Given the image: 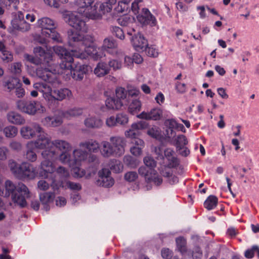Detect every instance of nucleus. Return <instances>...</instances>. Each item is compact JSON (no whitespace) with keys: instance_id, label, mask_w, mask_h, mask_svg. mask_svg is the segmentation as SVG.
<instances>
[{"instance_id":"864d4df0","label":"nucleus","mask_w":259,"mask_h":259,"mask_svg":"<svg viewBox=\"0 0 259 259\" xmlns=\"http://www.w3.org/2000/svg\"><path fill=\"white\" fill-rule=\"evenodd\" d=\"M138 174L135 171H129L125 174L124 178L128 182H132L135 181L138 178Z\"/></svg>"},{"instance_id":"c756f323","label":"nucleus","mask_w":259,"mask_h":259,"mask_svg":"<svg viewBox=\"0 0 259 259\" xmlns=\"http://www.w3.org/2000/svg\"><path fill=\"white\" fill-rule=\"evenodd\" d=\"M79 146L85 148L90 152L96 153L100 149L99 144L95 140H90L84 142L79 143Z\"/></svg>"},{"instance_id":"4be33fe9","label":"nucleus","mask_w":259,"mask_h":259,"mask_svg":"<svg viewBox=\"0 0 259 259\" xmlns=\"http://www.w3.org/2000/svg\"><path fill=\"white\" fill-rule=\"evenodd\" d=\"M55 196V194L53 192H45L40 194L39 200L44 206L43 209L46 211L50 210L49 203L53 201Z\"/></svg>"},{"instance_id":"f03ea898","label":"nucleus","mask_w":259,"mask_h":259,"mask_svg":"<svg viewBox=\"0 0 259 259\" xmlns=\"http://www.w3.org/2000/svg\"><path fill=\"white\" fill-rule=\"evenodd\" d=\"M68 43L69 46L76 47L80 46L78 55H75L77 57L81 59L86 58L87 55L84 52L89 54L90 49V44L91 41L89 40L88 36H84L80 34L74 32L73 30L70 29L67 32Z\"/></svg>"},{"instance_id":"7ed1b4c3","label":"nucleus","mask_w":259,"mask_h":259,"mask_svg":"<svg viewBox=\"0 0 259 259\" xmlns=\"http://www.w3.org/2000/svg\"><path fill=\"white\" fill-rule=\"evenodd\" d=\"M116 3V0H105L104 3H96L94 6H89L83 10L82 13L92 19H100L102 15L111 12L112 6Z\"/></svg>"},{"instance_id":"37998d69","label":"nucleus","mask_w":259,"mask_h":259,"mask_svg":"<svg viewBox=\"0 0 259 259\" xmlns=\"http://www.w3.org/2000/svg\"><path fill=\"white\" fill-rule=\"evenodd\" d=\"M123 162L125 165L131 168H136L138 165L137 159L130 155L124 157Z\"/></svg>"},{"instance_id":"09e8293b","label":"nucleus","mask_w":259,"mask_h":259,"mask_svg":"<svg viewBox=\"0 0 259 259\" xmlns=\"http://www.w3.org/2000/svg\"><path fill=\"white\" fill-rule=\"evenodd\" d=\"M147 133L149 136L155 139H158L160 136V131L159 128L155 125L150 127L148 130Z\"/></svg>"},{"instance_id":"6e6552de","label":"nucleus","mask_w":259,"mask_h":259,"mask_svg":"<svg viewBox=\"0 0 259 259\" xmlns=\"http://www.w3.org/2000/svg\"><path fill=\"white\" fill-rule=\"evenodd\" d=\"M53 50L55 53L59 56L62 61L60 64L55 63V68L54 69L53 68L52 71L54 73H63L61 68L70 67V62H73L74 59L71 54L61 46H54Z\"/></svg>"},{"instance_id":"c03bdc74","label":"nucleus","mask_w":259,"mask_h":259,"mask_svg":"<svg viewBox=\"0 0 259 259\" xmlns=\"http://www.w3.org/2000/svg\"><path fill=\"white\" fill-rule=\"evenodd\" d=\"M111 33L116 37L121 40L124 38V34L123 30L118 26H112L110 27Z\"/></svg>"},{"instance_id":"a18cd8bd","label":"nucleus","mask_w":259,"mask_h":259,"mask_svg":"<svg viewBox=\"0 0 259 259\" xmlns=\"http://www.w3.org/2000/svg\"><path fill=\"white\" fill-rule=\"evenodd\" d=\"M4 133L7 137L13 138L17 135L18 129L16 126L9 125L4 129Z\"/></svg>"},{"instance_id":"cd10ccee","label":"nucleus","mask_w":259,"mask_h":259,"mask_svg":"<svg viewBox=\"0 0 259 259\" xmlns=\"http://www.w3.org/2000/svg\"><path fill=\"white\" fill-rule=\"evenodd\" d=\"M138 172L140 175L145 178V181L147 183L151 182L152 180V175H155L156 171L155 169L148 168L146 166H142L139 167Z\"/></svg>"},{"instance_id":"f8f14e48","label":"nucleus","mask_w":259,"mask_h":259,"mask_svg":"<svg viewBox=\"0 0 259 259\" xmlns=\"http://www.w3.org/2000/svg\"><path fill=\"white\" fill-rule=\"evenodd\" d=\"M50 65H44L45 68L42 69V68H37L36 69V76L41 78L42 80H44L45 81L52 83L54 82V80L56 79V74H63V73H54V71H52L53 68H55V63L53 60V58H52V63Z\"/></svg>"},{"instance_id":"b1692460","label":"nucleus","mask_w":259,"mask_h":259,"mask_svg":"<svg viewBox=\"0 0 259 259\" xmlns=\"http://www.w3.org/2000/svg\"><path fill=\"white\" fill-rule=\"evenodd\" d=\"M111 143L107 141H103L101 144L100 152L104 157L115 156V151Z\"/></svg>"},{"instance_id":"5701e85b","label":"nucleus","mask_w":259,"mask_h":259,"mask_svg":"<svg viewBox=\"0 0 259 259\" xmlns=\"http://www.w3.org/2000/svg\"><path fill=\"white\" fill-rule=\"evenodd\" d=\"M38 25L41 28V32L43 30H50L56 28L57 25L54 21L49 18L44 17L38 20Z\"/></svg>"},{"instance_id":"20e7f679","label":"nucleus","mask_w":259,"mask_h":259,"mask_svg":"<svg viewBox=\"0 0 259 259\" xmlns=\"http://www.w3.org/2000/svg\"><path fill=\"white\" fill-rule=\"evenodd\" d=\"M9 166L12 172L19 179H33L35 177V168L28 162L18 164L12 161L10 163Z\"/></svg>"},{"instance_id":"69168bd1","label":"nucleus","mask_w":259,"mask_h":259,"mask_svg":"<svg viewBox=\"0 0 259 259\" xmlns=\"http://www.w3.org/2000/svg\"><path fill=\"white\" fill-rule=\"evenodd\" d=\"M143 147L135 145V146L131 148V152L135 156H139L142 154V148Z\"/></svg>"},{"instance_id":"a878e982","label":"nucleus","mask_w":259,"mask_h":259,"mask_svg":"<svg viewBox=\"0 0 259 259\" xmlns=\"http://www.w3.org/2000/svg\"><path fill=\"white\" fill-rule=\"evenodd\" d=\"M117 47V41L112 36H108L104 39L102 48L107 51H109V50H112V52H109L110 53L113 54L114 52H116L115 50Z\"/></svg>"},{"instance_id":"7c9ffc66","label":"nucleus","mask_w":259,"mask_h":259,"mask_svg":"<svg viewBox=\"0 0 259 259\" xmlns=\"http://www.w3.org/2000/svg\"><path fill=\"white\" fill-rule=\"evenodd\" d=\"M7 118L8 121L15 124H22L25 122V119L18 113L14 111L7 113Z\"/></svg>"},{"instance_id":"2eb2a0df","label":"nucleus","mask_w":259,"mask_h":259,"mask_svg":"<svg viewBox=\"0 0 259 259\" xmlns=\"http://www.w3.org/2000/svg\"><path fill=\"white\" fill-rule=\"evenodd\" d=\"M137 18L138 21L143 25H150L154 26L156 24L155 17L146 8L142 9L141 13L137 16Z\"/></svg>"},{"instance_id":"aec40b11","label":"nucleus","mask_w":259,"mask_h":259,"mask_svg":"<svg viewBox=\"0 0 259 259\" xmlns=\"http://www.w3.org/2000/svg\"><path fill=\"white\" fill-rule=\"evenodd\" d=\"M110 141L115 151V156H120L122 155L124 152L125 145L124 139L119 137H112L110 138Z\"/></svg>"},{"instance_id":"1a4fd4ad","label":"nucleus","mask_w":259,"mask_h":259,"mask_svg":"<svg viewBox=\"0 0 259 259\" xmlns=\"http://www.w3.org/2000/svg\"><path fill=\"white\" fill-rule=\"evenodd\" d=\"M17 107L21 112L31 115L45 111V108L39 102L33 100H19L17 102Z\"/></svg>"},{"instance_id":"f257e3e1","label":"nucleus","mask_w":259,"mask_h":259,"mask_svg":"<svg viewBox=\"0 0 259 259\" xmlns=\"http://www.w3.org/2000/svg\"><path fill=\"white\" fill-rule=\"evenodd\" d=\"M0 196L4 197L11 196L15 205L24 208L27 205L26 199L30 197V192L27 187L22 183L14 184L7 180L5 183V190L0 188Z\"/></svg>"},{"instance_id":"13d9d810","label":"nucleus","mask_w":259,"mask_h":259,"mask_svg":"<svg viewBox=\"0 0 259 259\" xmlns=\"http://www.w3.org/2000/svg\"><path fill=\"white\" fill-rule=\"evenodd\" d=\"M187 254L189 255H192L193 259H201L202 254V252L199 247H196L195 251L191 252V251H188Z\"/></svg>"},{"instance_id":"72a5a7b5","label":"nucleus","mask_w":259,"mask_h":259,"mask_svg":"<svg viewBox=\"0 0 259 259\" xmlns=\"http://www.w3.org/2000/svg\"><path fill=\"white\" fill-rule=\"evenodd\" d=\"M53 149L56 148L60 150L68 151L71 149V146L69 143L63 140H57L53 141Z\"/></svg>"},{"instance_id":"de8ad7c7","label":"nucleus","mask_w":259,"mask_h":259,"mask_svg":"<svg viewBox=\"0 0 259 259\" xmlns=\"http://www.w3.org/2000/svg\"><path fill=\"white\" fill-rule=\"evenodd\" d=\"M187 144L188 141L185 136L182 135L178 137L176 142L177 149L182 150Z\"/></svg>"},{"instance_id":"423d86ee","label":"nucleus","mask_w":259,"mask_h":259,"mask_svg":"<svg viewBox=\"0 0 259 259\" xmlns=\"http://www.w3.org/2000/svg\"><path fill=\"white\" fill-rule=\"evenodd\" d=\"M128 103L127 92L124 88L118 87L115 90V96L106 100V106L108 109L119 110Z\"/></svg>"},{"instance_id":"ea45409f","label":"nucleus","mask_w":259,"mask_h":259,"mask_svg":"<svg viewBox=\"0 0 259 259\" xmlns=\"http://www.w3.org/2000/svg\"><path fill=\"white\" fill-rule=\"evenodd\" d=\"M84 122L85 125L90 128H97L102 125L101 121L95 117L88 118L84 120Z\"/></svg>"},{"instance_id":"bb28decb","label":"nucleus","mask_w":259,"mask_h":259,"mask_svg":"<svg viewBox=\"0 0 259 259\" xmlns=\"http://www.w3.org/2000/svg\"><path fill=\"white\" fill-rule=\"evenodd\" d=\"M128 112L133 115H137L141 109V102L138 99H132L128 100Z\"/></svg>"},{"instance_id":"bf43d9fd","label":"nucleus","mask_w":259,"mask_h":259,"mask_svg":"<svg viewBox=\"0 0 259 259\" xmlns=\"http://www.w3.org/2000/svg\"><path fill=\"white\" fill-rule=\"evenodd\" d=\"M161 254L164 259H171L173 253L169 248H162L161 250Z\"/></svg>"},{"instance_id":"e433bc0d","label":"nucleus","mask_w":259,"mask_h":259,"mask_svg":"<svg viewBox=\"0 0 259 259\" xmlns=\"http://www.w3.org/2000/svg\"><path fill=\"white\" fill-rule=\"evenodd\" d=\"M20 85H22L20 80L15 77L10 78L5 84V87L7 88L9 92L16 89Z\"/></svg>"},{"instance_id":"a19ab883","label":"nucleus","mask_w":259,"mask_h":259,"mask_svg":"<svg viewBox=\"0 0 259 259\" xmlns=\"http://www.w3.org/2000/svg\"><path fill=\"white\" fill-rule=\"evenodd\" d=\"M31 144H27L28 149L24 154V158L28 161L33 162L37 159V155L33 151V149L29 147Z\"/></svg>"},{"instance_id":"2f4dec72","label":"nucleus","mask_w":259,"mask_h":259,"mask_svg":"<svg viewBox=\"0 0 259 259\" xmlns=\"http://www.w3.org/2000/svg\"><path fill=\"white\" fill-rule=\"evenodd\" d=\"M41 34L45 37L52 39L53 41L60 42L61 40L60 34L55 30V29L50 30H43Z\"/></svg>"},{"instance_id":"ddd939ff","label":"nucleus","mask_w":259,"mask_h":259,"mask_svg":"<svg viewBox=\"0 0 259 259\" xmlns=\"http://www.w3.org/2000/svg\"><path fill=\"white\" fill-rule=\"evenodd\" d=\"M110 175L111 171L108 168H104L99 170L98 172L99 178L96 182V185L106 188L112 186L114 180Z\"/></svg>"},{"instance_id":"4d7b16f0","label":"nucleus","mask_w":259,"mask_h":259,"mask_svg":"<svg viewBox=\"0 0 259 259\" xmlns=\"http://www.w3.org/2000/svg\"><path fill=\"white\" fill-rule=\"evenodd\" d=\"M108 65L110 69L112 68L114 70H116L121 68L122 64L120 61L116 60H112L109 61Z\"/></svg>"},{"instance_id":"39448f33","label":"nucleus","mask_w":259,"mask_h":259,"mask_svg":"<svg viewBox=\"0 0 259 259\" xmlns=\"http://www.w3.org/2000/svg\"><path fill=\"white\" fill-rule=\"evenodd\" d=\"M33 52L35 56L28 54L24 55V58L27 61L36 65H50L52 63V54L46 51L41 47H36L34 48Z\"/></svg>"},{"instance_id":"603ef678","label":"nucleus","mask_w":259,"mask_h":259,"mask_svg":"<svg viewBox=\"0 0 259 259\" xmlns=\"http://www.w3.org/2000/svg\"><path fill=\"white\" fill-rule=\"evenodd\" d=\"M1 58L4 63H8L13 61V56L11 52L7 51L6 52L1 53Z\"/></svg>"},{"instance_id":"774afa93","label":"nucleus","mask_w":259,"mask_h":259,"mask_svg":"<svg viewBox=\"0 0 259 259\" xmlns=\"http://www.w3.org/2000/svg\"><path fill=\"white\" fill-rule=\"evenodd\" d=\"M37 187L41 190L46 191L49 189V184L45 180H40L37 183Z\"/></svg>"},{"instance_id":"3c124183","label":"nucleus","mask_w":259,"mask_h":259,"mask_svg":"<svg viewBox=\"0 0 259 259\" xmlns=\"http://www.w3.org/2000/svg\"><path fill=\"white\" fill-rule=\"evenodd\" d=\"M144 163L145 166L149 169H154L156 166V162L151 156H146L144 158Z\"/></svg>"},{"instance_id":"9d476101","label":"nucleus","mask_w":259,"mask_h":259,"mask_svg":"<svg viewBox=\"0 0 259 259\" xmlns=\"http://www.w3.org/2000/svg\"><path fill=\"white\" fill-rule=\"evenodd\" d=\"M64 21L77 31L87 32L88 28L84 21L75 13L65 11L62 14Z\"/></svg>"},{"instance_id":"4468645a","label":"nucleus","mask_w":259,"mask_h":259,"mask_svg":"<svg viewBox=\"0 0 259 259\" xmlns=\"http://www.w3.org/2000/svg\"><path fill=\"white\" fill-rule=\"evenodd\" d=\"M38 133L39 135L37 136V139L34 142V145L36 148L43 149L49 148L53 146V141H51L48 135L45 133L42 130L41 132H38Z\"/></svg>"},{"instance_id":"680f3d73","label":"nucleus","mask_w":259,"mask_h":259,"mask_svg":"<svg viewBox=\"0 0 259 259\" xmlns=\"http://www.w3.org/2000/svg\"><path fill=\"white\" fill-rule=\"evenodd\" d=\"M164 124L167 128H179V123L174 119H167L165 121Z\"/></svg>"},{"instance_id":"0eeeda50","label":"nucleus","mask_w":259,"mask_h":259,"mask_svg":"<svg viewBox=\"0 0 259 259\" xmlns=\"http://www.w3.org/2000/svg\"><path fill=\"white\" fill-rule=\"evenodd\" d=\"M148 123L144 121H140L132 124L131 128L125 132L126 138H131V142L138 146H144V141L140 138L141 131L148 127Z\"/></svg>"},{"instance_id":"338daca9","label":"nucleus","mask_w":259,"mask_h":259,"mask_svg":"<svg viewBox=\"0 0 259 259\" xmlns=\"http://www.w3.org/2000/svg\"><path fill=\"white\" fill-rule=\"evenodd\" d=\"M68 187L71 190L79 191L81 189V186L79 183L69 181L67 183Z\"/></svg>"},{"instance_id":"49530a36","label":"nucleus","mask_w":259,"mask_h":259,"mask_svg":"<svg viewBox=\"0 0 259 259\" xmlns=\"http://www.w3.org/2000/svg\"><path fill=\"white\" fill-rule=\"evenodd\" d=\"M82 109L79 108H73L66 111L65 116L68 117H75L81 115Z\"/></svg>"},{"instance_id":"0e129e2a","label":"nucleus","mask_w":259,"mask_h":259,"mask_svg":"<svg viewBox=\"0 0 259 259\" xmlns=\"http://www.w3.org/2000/svg\"><path fill=\"white\" fill-rule=\"evenodd\" d=\"M127 92V98L128 101L130 100V98H132L134 97H137L140 94V91L136 88H133L130 90H128Z\"/></svg>"},{"instance_id":"a211bd4d","label":"nucleus","mask_w":259,"mask_h":259,"mask_svg":"<svg viewBox=\"0 0 259 259\" xmlns=\"http://www.w3.org/2000/svg\"><path fill=\"white\" fill-rule=\"evenodd\" d=\"M42 128L37 124L31 125L23 126L20 131V133L23 138L26 139L32 138L35 135V133L40 132Z\"/></svg>"},{"instance_id":"dca6fc26","label":"nucleus","mask_w":259,"mask_h":259,"mask_svg":"<svg viewBox=\"0 0 259 259\" xmlns=\"http://www.w3.org/2000/svg\"><path fill=\"white\" fill-rule=\"evenodd\" d=\"M24 14L19 11L15 18L12 21V25L14 29L26 31L30 29V26L24 20Z\"/></svg>"},{"instance_id":"6ab92c4d","label":"nucleus","mask_w":259,"mask_h":259,"mask_svg":"<svg viewBox=\"0 0 259 259\" xmlns=\"http://www.w3.org/2000/svg\"><path fill=\"white\" fill-rule=\"evenodd\" d=\"M162 116V111L159 108H153L150 112H142L136 115L140 119L145 120H159Z\"/></svg>"},{"instance_id":"c9c22d12","label":"nucleus","mask_w":259,"mask_h":259,"mask_svg":"<svg viewBox=\"0 0 259 259\" xmlns=\"http://www.w3.org/2000/svg\"><path fill=\"white\" fill-rule=\"evenodd\" d=\"M176 244L178 250L182 254H187L188 250L187 248L186 240L183 237H180L176 239Z\"/></svg>"},{"instance_id":"4c0bfd02","label":"nucleus","mask_w":259,"mask_h":259,"mask_svg":"<svg viewBox=\"0 0 259 259\" xmlns=\"http://www.w3.org/2000/svg\"><path fill=\"white\" fill-rule=\"evenodd\" d=\"M95 0H74V4L78 7V12L82 13L83 10H85L89 6H91Z\"/></svg>"},{"instance_id":"8fccbe9b","label":"nucleus","mask_w":259,"mask_h":259,"mask_svg":"<svg viewBox=\"0 0 259 259\" xmlns=\"http://www.w3.org/2000/svg\"><path fill=\"white\" fill-rule=\"evenodd\" d=\"M54 171H53L52 169H45L40 167V169L39 171L38 175L39 177H41L44 179H52L53 178L52 174Z\"/></svg>"},{"instance_id":"5fc2aeb1","label":"nucleus","mask_w":259,"mask_h":259,"mask_svg":"<svg viewBox=\"0 0 259 259\" xmlns=\"http://www.w3.org/2000/svg\"><path fill=\"white\" fill-rule=\"evenodd\" d=\"M144 52H145L146 55L150 57H157L158 55V52L156 51L155 49L152 46L146 47Z\"/></svg>"},{"instance_id":"6e6d98bb","label":"nucleus","mask_w":259,"mask_h":259,"mask_svg":"<svg viewBox=\"0 0 259 259\" xmlns=\"http://www.w3.org/2000/svg\"><path fill=\"white\" fill-rule=\"evenodd\" d=\"M56 172L62 179L67 178L69 176L68 170L63 166L58 167L56 169Z\"/></svg>"},{"instance_id":"58836bf2","label":"nucleus","mask_w":259,"mask_h":259,"mask_svg":"<svg viewBox=\"0 0 259 259\" xmlns=\"http://www.w3.org/2000/svg\"><path fill=\"white\" fill-rule=\"evenodd\" d=\"M218 198L214 195H210L207 197L204 203V207L208 210L213 209L218 204Z\"/></svg>"},{"instance_id":"e2e57ef3","label":"nucleus","mask_w":259,"mask_h":259,"mask_svg":"<svg viewBox=\"0 0 259 259\" xmlns=\"http://www.w3.org/2000/svg\"><path fill=\"white\" fill-rule=\"evenodd\" d=\"M51 160H52L45 159V160L41 162V165H40L41 167H42V168H45V169L46 168L47 169H52L53 170V171H55V168L53 166V163L51 162Z\"/></svg>"},{"instance_id":"c85d7f7f","label":"nucleus","mask_w":259,"mask_h":259,"mask_svg":"<svg viewBox=\"0 0 259 259\" xmlns=\"http://www.w3.org/2000/svg\"><path fill=\"white\" fill-rule=\"evenodd\" d=\"M110 70V69L107 63L100 62L94 69V73L98 77H102L109 73Z\"/></svg>"},{"instance_id":"393cba45","label":"nucleus","mask_w":259,"mask_h":259,"mask_svg":"<svg viewBox=\"0 0 259 259\" xmlns=\"http://www.w3.org/2000/svg\"><path fill=\"white\" fill-rule=\"evenodd\" d=\"M71 94V91L66 88L52 90L51 96L55 100L62 101Z\"/></svg>"},{"instance_id":"79ce46f5","label":"nucleus","mask_w":259,"mask_h":259,"mask_svg":"<svg viewBox=\"0 0 259 259\" xmlns=\"http://www.w3.org/2000/svg\"><path fill=\"white\" fill-rule=\"evenodd\" d=\"M73 155L76 161H84L89 156V153L81 149H77L73 151Z\"/></svg>"},{"instance_id":"473e14b6","label":"nucleus","mask_w":259,"mask_h":259,"mask_svg":"<svg viewBox=\"0 0 259 259\" xmlns=\"http://www.w3.org/2000/svg\"><path fill=\"white\" fill-rule=\"evenodd\" d=\"M42 123L47 126L56 127L61 123L60 118L54 117H46L42 120Z\"/></svg>"},{"instance_id":"f704fd0d","label":"nucleus","mask_w":259,"mask_h":259,"mask_svg":"<svg viewBox=\"0 0 259 259\" xmlns=\"http://www.w3.org/2000/svg\"><path fill=\"white\" fill-rule=\"evenodd\" d=\"M46 149L41 152L42 157L48 160H54L58 157L57 152L53 149V146L49 148H45Z\"/></svg>"},{"instance_id":"412c9836","label":"nucleus","mask_w":259,"mask_h":259,"mask_svg":"<svg viewBox=\"0 0 259 259\" xmlns=\"http://www.w3.org/2000/svg\"><path fill=\"white\" fill-rule=\"evenodd\" d=\"M128 118L126 114H118L116 117L111 116L106 120L108 126H113L118 124L124 125L127 123Z\"/></svg>"},{"instance_id":"9b49d317","label":"nucleus","mask_w":259,"mask_h":259,"mask_svg":"<svg viewBox=\"0 0 259 259\" xmlns=\"http://www.w3.org/2000/svg\"><path fill=\"white\" fill-rule=\"evenodd\" d=\"M73 62L74 61L70 62V67L61 68V70L63 73H66L67 75L70 74L74 79L80 81L82 80L84 76L88 72L89 66L84 64H76Z\"/></svg>"},{"instance_id":"052dcab7","label":"nucleus","mask_w":259,"mask_h":259,"mask_svg":"<svg viewBox=\"0 0 259 259\" xmlns=\"http://www.w3.org/2000/svg\"><path fill=\"white\" fill-rule=\"evenodd\" d=\"M60 160L63 163H66L70 161V155L67 153V151H63L60 154H58Z\"/></svg>"},{"instance_id":"f3484780","label":"nucleus","mask_w":259,"mask_h":259,"mask_svg":"<svg viewBox=\"0 0 259 259\" xmlns=\"http://www.w3.org/2000/svg\"><path fill=\"white\" fill-rule=\"evenodd\" d=\"M131 41L135 49L139 52H143L148 46L147 40L139 32L132 37Z\"/></svg>"}]
</instances>
